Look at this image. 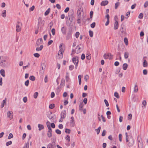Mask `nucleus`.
<instances>
[{"mask_svg": "<svg viewBox=\"0 0 148 148\" xmlns=\"http://www.w3.org/2000/svg\"><path fill=\"white\" fill-rule=\"evenodd\" d=\"M138 137L137 138L138 144V148H142L143 146V143L142 140H139Z\"/></svg>", "mask_w": 148, "mask_h": 148, "instance_id": "nucleus-9", "label": "nucleus"}, {"mask_svg": "<svg viewBox=\"0 0 148 148\" xmlns=\"http://www.w3.org/2000/svg\"><path fill=\"white\" fill-rule=\"evenodd\" d=\"M7 116L10 119H12L13 117V112L11 111L8 112L7 113Z\"/></svg>", "mask_w": 148, "mask_h": 148, "instance_id": "nucleus-12", "label": "nucleus"}, {"mask_svg": "<svg viewBox=\"0 0 148 148\" xmlns=\"http://www.w3.org/2000/svg\"><path fill=\"white\" fill-rule=\"evenodd\" d=\"M65 132L67 133L70 134L71 132V130L69 129L66 128L65 129Z\"/></svg>", "mask_w": 148, "mask_h": 148, "instance_id": "nucleus-42", "label": "nucleus"}, {"mask_svg": "<svg viewBox=\"0 0 148 148\" xmlns=\"http://www.w3.org/2000/svg\"><path fill=\"white\" fill-rule=\"evenodd\" d=\"M129 55V53L127 52H125L124 53V57L125 59H127Z\"/></svg>", "mask_w": 148, "mask_h": 148, "instance_id": "nucleus-28", "label": "nucleus"}, {"mask_svg": "<svg viewBox=\"0 0 148 148\" xmlns=\"http://www.w3.org/2000/svg\"><path fill=\"white\" fill-rule=\"evenodd\" d=\"M52 131H48L47 132V136L48 137L50 138L52 136Z\"/></svg>", "mask_w": 148, "mask_h": 148, "instance_id": "nucleus-33", "label": "nucleus"}, {"mask_svg": "<svg viewBox=\"0 0 148 148\" xmlns=\"http://www.w3.org/2000/svg\"><path fill=\"white\" fill-rule=\"evenodd\" d=\"M56 145L54 142H53L51 143H49L47 145V148H55Z\"/></svg>", "mask_w": 148, "mask_h": 148, "instance_id": "nucleus-11", "label": "nucleus"}, {"mask_svg": "<svg viewBox=\"0 0 148 148\" xmlns=\"http://www.w3.org/2000/svg\"><path fill=\"white\" fill-rule=\"evenodd\" d=\"M29 79L32 81H34L35 79V77L33 75L30 76L29 78Z\"/></svg>", "mask_w": 148, "mask_h": 148, "instance_id": "nucleus-37", "label": "nucleus"}, {"mask_svg": "<svg viewBox=\"0 0 148 148\" xmlns=\"http://www.w3.org/2000/svg\"><path fill=\"white\" fill-rule=\"evenodd\" d=\"M49 108L51 109H53L55 107V105L54 104H51L49 105Z\"/></svg>", "mask_w": 148, "mask_h": 148, "instance_id": "nucleus-41", "label": "nucleus"}, {"mask_svg": "<svg viewBox=\"0 0 148 148\" xmlns=\"http://www.w3.org/2000/svg\"><path fill=\"white\" fill-rule=\"evenodd\" d=\"M83 11L82 8L81 7L78 8L77 10V17L81 18V12Z\"/></svg>", "mask_w": 148, "mask_h": 148, "instance_id": "nucleus-7", "label": "nucleus"}, {"mask_svg": "<svg viewBox=\"0 0 148 148\" xmlns=\"http://www.w3.org/2000/svg\"><path fill=\"white\" fill-rule=\"evenodd\" d=\"M6 61V60L5 59H2L0 62V65L3 67H7V65L5 63Z\"/></svg>", "mask_w": 148, "mask_h": 148, "instance_id": "nucleus-8", "label": "nucleus"}, {"mask_svg": "<svg viewBox=\"0 0 148 148\" xmlns=\"http://www.w3.org/2000/svg\"><path fill=\"white\" fill-rule=\"evenodd\" d=\"M89 32L90 36L91 37H92L93 36V32L92 31L90 30H89Z\"/></svg>", "mask_w": 148, "mask_h": 148, "instance_id": "nucleus-44", "label": "nucleus"}, {"mask_svg": "<svg viewBox=\"0 0 148 148\" xmlns=\"http://www.w3.org/2000/svg\"><path fill=\"white\" fill-rule=\"evenodd\" d=\"M65 79L66 82H71V80L69 78V74L68 72H67L66 73V75L65 77Z\"/></svg>", "mask_w": 148, "mask_h": 148, "instance_id": "nucleus-15", "label": "nucleus"}, {"mask_svg": "<svg viewBox=\"0 0 148 148\" xmlns=\"http://www.w3.org/2000/svg\"><path fill=\"white\" fill-rule=\"evenodd\" d=\"M78 80L79 84L80 85L81 84V76L80 75H78Z\"/></svg>", "mask_w": 148, "mask_h": 148, "instance_id": "nucleus-39", "label": "nucleus"}, {"mask_svg": "<svg viewBox=\"0 0 148 148\" xmlns=\"http://www.w3.org/2000/svg\"><path fill=\"white\" fill-rule=\"evenodd\" d=\"M138 90V88L137 85L136 83V84L135 85L134 87V92H137Z\"/></svg>", "mask_w": 148, "mask_h": 148, "instance_id": "nucleus-29", "label": "nucleus"}, {"mask_svg": "<svg viewBox=\"0 0 148 148\" xmlns=\"http://www.w3.org/2000/svg\"><path fill=\"white\" fill-rule=\"evenodd\" d=\"M104 101L106 104V106L108 107L109 106V104L108 101L106 99H104Z\"/></svg>", "mask_w": 148, "mask_h": 148, "instance_id": "nucleus-51", "label": "nucleus"}, {"mask_svg": "<svg viewBox=\"0 0 148 148\" xmlns=\"http://www.w3.org/2000/svg\"><path fill=\"white\" fill-rule=\"evenodd\" d=\"M112 56H113L110 53H108L107 54L105 53L103 55L104 58L106 59H109V60H111L112 59Z\"/></svg>", "mask_w": 148, "mask_h": 148, "instance_id": "nucleus-5", "label": "nucleus"}, {"mask_svg": "<svg viewBox=\"0 0 148 148\" xmlns=\"http://www.w3.org/2000/svg\"><path fill=\"white\" fill-rule=\"evenodd\" d=\"M29 80H27L26 81L25 83V85L26 86H27L29 84Z\"/></svg>", "mask_w": 148, "mask_h": 148, "instance_id": "nucleus-58", "label": "nucleus"}, {"mask_svg": "<svg viewBox=\"0 0 148 148\" xmlns=\"http://www.w3.org/2000/svg\"><path fill=\"white\" fill-rule=\"evenodd\" d=\"M52 112H48L47 114V116L49 119H54V116L53 115H52Z\"/></svg>", "mask_w": 148, "mask_h": 148, "instance_id": "nucleus-16", "label": "nucleus"}, {"mask_svg": "<svg viewBox=\"0 0 148 148\" xmlns=\"http://www.w3.org/2000/svg\"><path fill=\"white\" fill-rule=\"evenodd\" d=\"M13 134L11 133H10L9 134L8 137V139H10L11 138H13Z\"/></svg>", "mask_w": 148, "mask_h": 148, "instance_id": "nucleus-57", "label": "nucleus"}, {"mask_svg": "<svg viewBox=\"0 0 148 148\" xmlns=\"http://www.w3.org/2000/svg\"><path fill=\"white\" fill-rule=\"evenodd\" d=\"M148 6V1H146L145 3L144 7L145 8H146Z\"/></svg>", "mask_w": 148, "mask_h": 148, "instance_id": "nucleus-55", "label": "nucleus"}, {"mask_svg": "<svg viewBox=\"0 0 148 148\" xmlns=\"http://www.w3.org/2000/svg\"><path fill=\"white\" fill-rule=\"evenodd\" d=\"M81 44H80L77 45L75 48V51L77 53H78L82 51V49H81Z\"/></svg>", "mask_w": 148, "mask_h": 148, "instance_id": "nucleus-6", "label": "nucleus"}, {"mask_svg": "<svg viewBox=\"0 0 148 148\" xmlns=\"http://www.w3.org/2000/svg\"><path fill=\"white\" fill-rule=\"evenodd\" d=\"M51 32L53 35H54L55 34V30L54 28H53L51 29Z\"/></svg>", "mask_w": 148, "mask_h": 148, "instance_id": "nucleus-61", "label": "nucleus"}, {"mask_svg": "<svg viewBox=\"0 0 148 148\" xmlns=\"http://www.w3.org/2000/svg\"><path fill=\"white\" fill-rule=\"evenodd\" d=\"M147 63L146 60H143V66L144 67H146L147 66Z\"/></svg>", "mask_w": 148, "mask_h": 148, "instance_id": "nucleus-27", "label": "nucleus"}, {"mask_svg": "<svg viewBox=\"0 0 148 148\" xmlns=\"http://www.w3.org/2000/svg\"><path fill=\"white\" fill-rule=\"evenodd\" d=\"M134 139H132V142L131 143L130 142L129 143L128 146L129 147L132 146L133 145L134 143Z\"/></svg>", "mask_w": 148, "mask_h": 148, "instance_id": "nucleus-32", "label": "nucleus"}, {"mask_svg": "<svg viewBox=\"0 0 148 148\" xmlns=\"http://www.w3.org/2000/svg\"><path fill=\"white\" fill-rule=\"evenodd\" d=\"M119 26L118 23L117 21H115L114 26V29H116L118 28Z\"/></svg>", "mask_w": 148, "mask_h": 148, "instance_id": "nucleus-23", "label": "nucleus"}, {"mask_svg": "<svg viewBox=\"0 0 148 148\" xmlns=\"http://www.w3.org/2000/svg\"><path fill=\"white\" fill-rule=\"evenodd\" d=\"M66 28L65 27H63L61 29L62 33L64 35H66Z\"/></svg>", "mask_w": 148, "mask_h": 148, "instance_id": "nucleus-18", "label": "nucleus"}, {"mask_svg": "<svg viewBox=\"0 0 148 148\" xmlns=\"http://www.w3.org/2000/svg\"><path fill=\"white\" fill-rule=\"evenodd\" d=\"M38 20V28L39 29L40 27V29L41 30L44 25L45 21L42 20V18L40 17L39 18Z\"/></svg>", "mask_w": 148, "mask_h": 148, "instance_id": "nucleus-1", "label": "nucleus"}, {"mask_svg": "<svg viewBox=\"0 0 148 148\" xmlns=\"http://www.w3.org/2000/svg\"><path fill=\"white\" fill-rule=\"evenodd\" d=\"M2 16L3 17H5L6 16V11L5 10H4L3 11V12L2 14Z\"/></svg>", "mask_w": 148, "mask_h": 148, "instance_id": "nucleus-35", "label": "nucleus"}, {"mask_svg": "<svg viewBox=\"0 0 148 148\" xmlns=\"http://www.w3.org/2000/svg\"><path fill=\"white\" fill-rule=\"evenodd\" d=\"M43 47V45H41L40 47H37L36 49V50L37 51H41Z\"/></svg>", "mask_w": 148, "mask_h": 148, "instance_id": "nucleus-30", "label": "nucleus"}, {"mask_svg": "<svg viewBox=\"0 0 148 148\" xmlns=\"http://www.w3.org/2000/svg\"><path fill=\"white\" fill-rule=\"evenodd\" d=\"M63 52L61 51V50H59L58 52V56H57V58L59 59H61L63 57Z\"/></svg>", "mask_w": 148, "mask_h": 148, "instance_id": "nucleus-14", "label": "nucleus"}, {"mask_svg": "<svg viewBox=\"0 0 148 148\" xmlns=\"http://www.w3.org/2000/svg\"><path fill=\"white\" fill-rule=\"evenodd\" d=\"M42 41V38H40L38 39L36 43V45L37 46L39 45L41 43Z\"/></svg>", "mask_w": 148, "mask_h": 148, "instance_id": "nucleus-19", "label": "nucleus"}, {"mask_svg": "<svg viewBox=\"0 0 148 148\" xmlns=\"http://www.w3.org/2000/svg\"><path fill=\"white\" fill-rule=\"evenodd\" d=\"M122 135L121 134H119V140L120 142L122 141Z\"/></svg>", "mask_w": 148, "mask_h": 148, "instance_id": "nucleus-59", "label": "nucleus"}, {"mask_svg": "<svg viewBox=\"0 0 148 148\" xmlns=\"http://www.w3.org/2000/svg\"><path fill=\"white\" fill-rule=\"evenodd\" d=\"M50 8H49L46 11V12L45 13V15L47 16L48 15L50 12Z\"/></svg>", "mask_w": 148, "mask_h": 148, "instance_id": "nucleus-34", "label": "nucleus"}, {"mask_svg": "<svg viewBox=\"0 0 148 148\" xmlns=\"http://www.w3.org/2000/svg\"><path fill=\"white\" fill-rule=\"evenodd\" d=\"M114 96L116 97L117 98H119V94L117 92H115L114 93Z\"/></svg>", "mask_w": 148, "mask_h": 148, "instance_id": "nucleus-50", "label": "nucleus"}, {"mask_svg": "<svg viewBox=\"0 0 148 148\" xmlns=\"http://www.w3.org/2000/svg\"><path fill=\"white\" fill-rule=\"evenodd\" d=\"M72 61L75 65V69H77L78 64V58L77 57H73L72 58Z\"/></svg>", "mask_w": 148, "mask_h": 148, "instance_id": "nucleus-3", "label": "nucleus"}, {"mask_svg": "<svg viewBox=\"0 0 148 148\" xmlns=\"http://www.w3.org/2000/svg\"><path fill=\"white\" fill-rule=\"evenodd\" d=\"M38 95V93L37 92H36L34 93V97L35 99H36Z\"/></svg>", "mask_w": 148, "mask_h": 148, "instance_id": "nucleus-49", "label": "nucleus"}, {"mask_svg": "<svg viewBox=\"0 0 148 148\" xmlns=\"http://www.w3.org/2000/svg\"><path fill=\"white\" fill-rule=\"evenodd\" d=\"M46 65L45 64V63H42L41 65V69H40V71H41V72H42L43 73H44V70L45 68Z\"/></svg>", "mask_w": 148, "mask_h": 148, "instance_id": "nucleus-17", "label": "nucleus"}, {"mask_svg": "<svg viewBox=\"0 0 148 148\" xmlns=\"http://www.w3.org/2000/svg\"><path fill=\"white\" fill-rule=\"evenodd\" d=\"M95 22H93L90 25V27L91 28H93L95 27Z\"/></svg>", "mask_w": 148, "mask_h": 148, "instance_id": "nucleus-46", "label": "nucleus"}, {"mask_svg": "<svg viewBox=\"0 0 148 148\" xmlns=\"http://www.w3.org/2000/svg\"><path fill=\"white\" fill-rule=\"evenodd\" d=\"M65 139L68 142H70V137L69 135H67Z\"/></svg>", "mask_w": 148, "mask_h": 148, "instance_id": "nucleus-40", "label": "nucleus"}, {"mask_svg": "<svg viewBox=\"0 0 148 148\" xmlns=\"http://www.w3.org/2000/svg\"><path fill=\"white\" fill-rule=\"evenodd\" d=\"M128 64L127 63H124L123 65V69L124 70H125L127 69L128 67Z\"/></svg>", "mask_w": 148, "mask_h": 148, "instance_id": "nucleus-26", "label": "nucleus"}, {"mask_svg": "<svg viewBox=\"0 0 148 148\" xmlns=\"http://www.w3.org/2000/svg\"><path fill=\"white\" fill-rule=\"evenodd\" d=\"M38 130L39 131H40L44 129V126L42 124H38Z\"/></svg>", "mask_w": 148, "mask_h": 148, "instance_id": "nucleus-24", "label": "nucleus"}, {"mask_svg": "<svg viewBox=\"0 0 148 148\" xmlns=\"http://www.w3.org/2000/svg\"><path fill=\"white\" fill-rule=\"evenodd\" d=\"M79 35V32H77L75 33V37L77 38H78Z\"/></svg>", "mask_w": 148, "mask_h": 148, "instance_id": "nucleus-64", "label": "nucleus"}, {"mask_svg": "<svg viewBox=\"0 0 148 148\" xmlns=\"http://www.w3.org/2000/svg\"><path fill=\"white\" fill-rule=\"evenodd\" d=\"M138 17L140 19H142L143 17V14L142 13H140Z\"/></svg>", "mask_w": 148, "mask_h": 148, "instance_id": "nucleus-53", "label": "nucleus"}, {"mask_svg": "<svg viewBox=\"0 0 148 148\" xmlns=\"http://www.w3.org/2000/svg\"><path fill=\"white\" fill-rule=\"evenodd\" d=\"M55 132L58 134H60L61 133V131L58 129L56 130L55 131Z\"/></svg>", "mask_w": 148, "mask_h": 148, "instance_id": "nucleus-45", "label": "nucleus"}, {"mask_svg": "<svg viewBox=\"0 0 148 148\" xmlns=\"http://www.w3.org/2000/svg\"><path fill=\"white\" fill-rule=\"evenodd\" d=\"M83 105L82 103H80L79 105V110L81 112H82L83 110Z\"/></svg>", "mask_w": 148, "mask_h": 148, "instance_id": "nucleus-31", "label": "nucleus"}, {"mask_svg": "<svg viewBox=\"0 0 148 148\" xmlns=\"http://www.w3.org/2000/svg\"><path fill=\"white\" fill-rule=\"evenodd\" d=\"M120 3L119 2H117L115 3L114 8L115 9H116L120 5Z\"/></svg>", "mask_w": 148, "mask_h": 148, "instance_id": "nucleus-38", "label": "nucleus"}, {"mask_svg": "<svg viewBox=\"0 0 148 148\" xmlns=\"http://www.w3.org/2000/svg\"><path fill=\"white\" fill-rule=\"evenodd\" d=\"M25 144L26 146V148H29V141H28L27 143H25Z\"/></svg>", "mask_w": 148, "mask_h": 148, "instance_id": "nucleus-60", "label": "nucleus"}, {"mask_svg": "<svg viewBox=\"0 0 148 148\" xmlns=\"http://www.w3.org/2000/svg\"><path fill=\"white\" fill-rule=\"evenodd\" d=\"M65 84V81L64 78L62 79L61 81V83L60 84V86L61 87L62 86H64Z\"/></svg>", "mask_w": 148, "mask_h": 148, "instance_id": "nucleus-22", "label": "nucleus"}, {"mask_svg": "<svg viewBox=\"0 0 148 148\" xmlns=\"http://www.w3.org/2000/svg\"><path fill=\"white\" fill-rule=\"evenodd\" d=\"M12 144V142L11 141H10L6 142V145L7 146H8L9 145H11Z\"/></svg>", "mask_w": 148, "mask_h": 148, "instance_id": "nucleus-54", "label": "nucleus"}, {"mask_svg": "<svg viewBox=\"0 0 148 148\" xmlns=\"http://www.w3.org/2000/svg\"><path fill=\"white\" fill-rule=\"evenodd\" d=\"M50 122L49 121H48L46 123V125H47V126L48 129V131H52V129H51V128L50 127Z\"/></svg>", "mask_w": 148, "mask_h": 148, "instance_id": "nucleus-20", "label": "nucleus"}, {"mask_svg": "<svg viewBox=\"0 0 148 148\" xmlns=\"http://www.w3.org/2000/svg\"><path fill=\"white\" fill-rule=\"evenodd\" d=\"M70 124L71 126L72 127H73L75 126V119L74 117L73 116H72L71 117Z\"/></svg>", "mask_w": 148, "mask_h": 148, "instance_id": "nucleus-10", "label": "nucleus"}, {"mask_svg": "<svg viewBox=\"0 0 148 148\" xmlns=\"http://www.w3.org/2000/svg\"><path fill=\"white\" fill-rule=\"evenodd\" d=\"M0 74L3 77H5V71L4 69H2L0 71Z\"/></svg>", "mask_w": 148, "mask_h": 148, "instance_id": "nucleus-25", "label": "nucleus"}, {"mask_svg": "<svg viewBox=\"0 0 148 148\" xmlns=\"http://www.w3.org/2000/svg\"><path fill=\"white\" fill-rule=\"evenodd\" d=\"M124 41L126 45H128V39L127 38H125L124 39Z\"/></svg>", "mask_w": 148, "mask_h": 148, "instance_id": "nucleus-43", "label": "nucleus"}, {"mask_svg": "<svg viewBox=\"0 0 148 148\" xmlns=\"http://www.w3.org/2000/svg\"><path fill=\"white\" fill-rule=\"evenodd\" d=\"M89 79V76L87 75L84 76V79L85 81L87 82V80Z\"/></svg>", "mask_w": 148, "mask_h": 148, "instance_id": "nucleus-47", "label": "nucleus"}, {"mask_svg": "<svg viewBox=\"0 0 148 148\" xmlns=\"http://www.w3.org/2000/svg\"><path fill=\"white\" fill-rule=\"evenodd\" d=\"M66 115V112L65 110L62 111L60 114V117L61 118L64 119Z\"/></svg>", "mask_w": 148, "mask_h": 148, "instance_id": "nucleus-13", "label": "nucleus"}, {"mask_svg": "<svg viewBox=\"0 0 148 148\" xmlns=\"http://www.w3.org/2000/svg\"><path fill=\"white\" fill-rule=\"evenodd\" d=\"M34 56L36 58H38L40 56V54L38 53H36L34 54Z\"/></svg>", "mask_w": 148, "mask_h": 148, "instance_id": "nucleus-52", "label": "nucleus"}, {"mask_svg": "<svg viewBox=\"0 0 148 148\" xmlns=\"http://www.w3.org/2000/svg\"><path fill=\"white\" fill-rule=\"evenodd\" d=\"M21 23L19 21L17 22L16 26V32H18L21 31Z\"/></svg>", "mask_w": 148, "mask_h": 148, "instance_id": "nucleus-4", "label": "nucleus"}, {"mask_svg": "<svg viewBox=\"0 0 148 148\" xmlns=\"http://www.w3.org/2000/svg\"><path fill=\"white\" fill-rule=\"evenodd\" d=\"M72 33L73 32L72 29L71 28H69L66 36V40H69L71 39L72 37Z\"/></svg>", "mask_w": 148, "mask_h": 148, "instance_id": "nucleus-2", "label": "nucleus"}, {"mask_svg": "<svg viewBox=\"0 0 148 148\" xmlns=\"http://www.w3.org/2000/svg\"><path fill=\"white\" fill-rule=\"evenodd\" d=\"M108 2L107 0L104 1H102L101 3V5L102 6H105L108 4Z\"/></svg>", "mask_w": 148, "mask_h": 148, "instance_id": "nucleus-21", "label": "nucleus"}, {"mask_svg": "<svg viewBox=\"0 0 148 148\" xmlns=\"http://www.w3.org/2000/svg\"><path fill=\"white\" fill-rule=\"evenodd\" d=\"M132 117V114H129L128 115V119L129 120H130L131 119Z\"/></svg>", "mask_w": 148, "mask_h": 148, "instance_id": "nucleus-62", "label": "nucleus"}, {"mask_svg": "<svg viewBox=\"0 0 148 148\" xmlns=\"http://www.w3.org/2000/svg\"><path fill=\"white\" fill-rule=\"evenodd\" d=\"M74 66L73 65H70L69 66V70L71 71H72L74 69Z\"/></svg>", "mask_w": 148, "mask_h": 148, "instance_id": "nucleus-48", "label": "nucleus"}, {"mask_svg": "<svg viewBox=\"0 0 148 148\" xmlns=\"http://www.w3.org/2000/svg\"><path fill=\"white\" fill-rule=\"evenodd\" d=\"M101 129V127L100 126L98 128V129H95V131L97 132V134H99Z\"/></svg>", "mask_w": 148, "mask_h": 148, "instance_id": "nucleus-36", "label": "nucleus"}, {"mask_svg": "<svg viewBox=\"0 0 148 148\" xmlns=\"http://www.w3.org/2000/svg\"><path fill=\"white\" fill-rule=\"evenodd\" d=\"M85 58V56L84 53H82L81 56V59L82 60H83Z\"/></svg>", "mask_w": 148, "mask_h": 148, "instance_id": "nucleus-56", "label": "nucleus"}, {"mask_svg": "<svg viewBox=\"0 0 148 148\" xmlns=\"http://www.w3.org/2000/svg\"><path fill=\"white\" fill-rule=\"evenodd\" d=\"M23 101L24 103H26L27 101V97H24L23 98Z\"/></svg>", "mask_w": 148, "mask_h": 148, "instance_id": "nucleus-63", "label": "nucleus"}]
</instances>
